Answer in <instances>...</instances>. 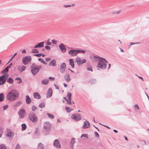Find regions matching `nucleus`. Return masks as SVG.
I'll use <instances>...</instances> for the list:
<instances>
[{"label":"nucleus","instance_id":"obj_1","mask_svg":"<svg viewBox=\"0 0 149 149\" xmlns=\"http://www.w3.org/2000/svg\"><path fill=\"white\" fill-rule=\"evenodd\" d=\"M19 93L17 90L13 89L10 91L7 94L6 98L8 101H13L18 98Z\"/></svg>","mask_w":149,"mask_h":149},{"label":"nucleus","instance_id":"obj_2","mask_svg":"<svg viewBox=\"0 0 149 149\" xmlns=\"http://www.w3.org/2000/svg\"><path fill=\"white\" fill-rule=\"evenodd\" d=\"M42 68L41 65H36L34 63H33L30 67L31 72L34 76L38 73Z\"/></svg>","mask_w":149,"mask_h":149},{"label":"nucleus","instance_id":"obj_3","mask_svg":"<svg viewBox=\"0 0 149 149\" xmlns=\"http://www.w3.org/2000/svg\"><path fill=\"white\" fill-rule=\"evenodd\" d=\"M107 63V61L105 59L103 58H101L97 63V67L101 68L102 69H105L106 68Z\"/></svg>","mask_w":149,"mask_h":149},{"label":"nucleus","instance_id":"obj_4","mask_svg":"<svg viewBox=\"0 0 149 149\" xmlns=\"http://www.w3.org/2000/svg\"><path fill=\"white\" fill-rule=\"evenodd\" d=\"M29 118L31 121L34 123L38 121V118L36 114L33 112L29 113Z\"/></svg>","mask_w":149,"mask_h":149},{"label":"nucleus","instance_id":"obj_5","mask_svg":"<svg viewBox=\"0 0 149 149\" xmlns=\"http://www.w3.org/2000/svg\"><path fill=\"white\" fill-rule=\"evenodd\" d=\"M31 58L30 56H26L23 58L22 61L24 65H26L31 61Z\"/></svg>","mask_w":149,"mask_h":149},{"label":"nucleus","instance_id":"obj_6","mask_svg":"<svg viewBox=\"0 0 149 149\" xmlns=\"http://www.w3.org/2000/svg\"><path fill=\"white\" fill-rule=\"evenodd\" d=\"M18 114L20 118H23L25 116L26 113L24 109L22 108L19 111Z\"/></svg>","mask_w":149,"mask_h":149},{"label":"nucleus","instance_id":"obj_7","mask_svg":"<svg viewBox=\"0 0 149 149\" xmlns=\"http://www.w3.org/2000/svg\"><path fill=\"white\" fill-rule=\"evenodd\" d=\"M86 60L85 59H83L81 60L80 58L79 57H77L76 59L75 62L77 63L78 65H82L83 64L86 62Z\"/></svg>","mask_w":149,"mask_h":149},{"label":"nucleus","instance_id":"obj_8","mask_svg":"<svg viewBox=\"0 0 149 149\" xmlns=\"http://www.w3.org/2000/svg\"><path fill=\"white\" fill-rule=\"evenodd\" d=\"M51 125L49 122H46L44 123L43 128L45 131H49L51 130Z\"/></svg>","mask_w":149,"mask_h":149},{"label":"nucleus","instance_id":"obj_9","mask_svg":"<svg viewBox=\"0 0 149 149\" xmlns=\"http://www.w3.org/2000/svg\"><path fill=\"white\" fill-rule=\"evenodd\" d=\"M71 118L72 119L77 121L81 119V116L77 114H75L72 115L71 116Z\"/></svg>","mask_w":149,"mask_h":149},{"label":"nucleus","instance_id":"obj_10","mask_svg":"<svg viewBox=\"0 0 149 149\" xmlns=\"http://www.w3.org/2000/svg\"><path fill=\"white\" fill-rule=\"evenodd\" d=\"M53 145L55 147L58 148H61V145L59 143V141L58 139H55L54 141Z\"/></svg>","mask_w":149,"mask_h":149},{"label":"nucleus","instance_id":"obj_11","mask_svg":"<svg viewBox=\"0 0 149 149\" xmlns=\"http://www.w3.org/2000/svg\"><path fill=\"white\" fill-rule=\"evenodd\" d=\"M77 54V50L75 49H71L68 52L69 54L72 56H76Z\"/></svg>","mask_w":149,"mask_h":149},{"label":"nucleus","instance_id":"obj_12","mask_svg":"<svg viewBox=\"0 0 149 149\" xmlns=\"http://www.w3.org/2000/svg\"><path fill=\"white\" fill-rule=\"evenodd\" d=\"M14 135V134L12 132V130L9 129H7L6 135L7 136L10 137V138L13 137Z\"/></svg>","mask_w":149,"mask_h":149},{"label":"nucleus","instance_id":"obj_13","mask_svg":"<svg viewBox=\"0 0 149 149\" xmlns=\"http://www.w3.org/2000/svg\"><path fill=\"white\" fill-rule=\"evenodd\" d=\"M26 67L24 65H19L17 68V70L20 72H22L26 69Z\"/></svg>","mask_w":149,"mask_h":149},{"label":"nucleus","instance_id":"obj_14","mask_svg":"<svg viewBox=\"0 0 149 149\" xmlns=\"http://www.w3.org/2000/svg\"><path fill=\"white\" fill-rule=\"evenodd\" d=\"M59 47L60 49L62 52L64 53L66 52V49L63 44L61 43L59 45Z\"/></svg>","mask_w":149,"mask_h":149},{"label":"nucleus","instance_id":"obj_15","mask_svg":"<svg viewBox=\"0 0 149 149\" xmlns=\"http://www.w3.org/2000/svg\"><path fill=\"white\" fill-rule=\"evenodd\" d=\"M91 59L93 61L96 62L99 61L100 59L102 58H99L98 56H91L90 57Z\"/></svg>","mask_w":149,"mask_h":149},{"label":"nucleus","instance_id":"obj_16","mask_svg":"<svg viewBox=\"0 0 149 149\" xmlns=\"http://www.w3.org/2000/svg\"><path fill=\"white\" fill-rule=\"evenodd\" d=\"M66 65L65 63H62L61 65L60 70L61 73H63L65 71Z\"/></svg>","mask_w":149,"mask_h":149},{"label":"nucleus","instance_id":"obj_17","mask_svg":"<svg viewBox=\"0 0 149 149\" xmlns=\"http://www.w3.org/2000/svg\"><path fill=\"white\" fill-rule=\"evenodd\" d=\"M44 42H39L36 45L34 46V48H40L42 47H43L44 46Z\"/></svg>","mask_w":149,"mask_h":149},{"label":"nucleus","instance_id":"obj_18","mask_svg":"<svg viewBox=\"0 0 149 149\" xmlns=\"http://www.w3.org/2000/svg\"><path fill=\"white\" fill-rule=\"evenodd\" d=\"M64 78L67 82H69L71 80V79L69 74H66L64 76Z\"/></svg>","mask_w":149,"mask_h":149},{"label":"nucleus","instance_id":"obj_19","mask_svg":"<svg viewBox=\"0 0 149 149\" xmlns=\"http://www.w3.org/2000/svg\"><path fill=\"white\" fill-rule=\"evenodd\" d=\"M52 95V91L51 88H49L47 92V98H49L51 97Z\"/></svg>","mask_w":149,"mask_h":149},{"label":"nucleus","instance_id":"obj_20","mask_svg":"<svg viewBox=\"0 0 149 149\" xmlns=\"http://www.w3.org/2000/svg\"><path fill=\"white\" fill-rule=\"evenodd\" d=\"M90 125V124L89 123L88 121H86L84 123V125L83 127V128L84 129L88 128Z\"/></svg>","mask_w":149,"mask_h":149},{"label":"nucleus","instance_id":"obj_21","mask_svg":"<svg viewBox=\"0 0 149 149\" xmlns=\"http://www.w3.org/2000/svg\"><path fill=\"white\" fill-rule=\"evenodd\" d=\"M49 82V80L46 79H43L41 80V83L43 85H47L48 84Z\"/></svg>","mask_w":149,"mask_h":149},{"label":"nucleus","instance_id":"obj_22","mask_svg":"<svg viewBox=\"0 0 149 149\" xmlns=\"http://www.w3.org/2000/svg\"><path fill=\"white\" fill-rule=\"evenodd\" d=\"M33 95L34 97L35 98L39 99L41 98V96L40 94L38 92L34 93Z\"/></svg>","mask_w":149,"mask_h":149},{"label":"nucleus","instance_id":"obj_23","mask_svg":"<svg viewBox=\"0 0 149 149\" xmlns=\"http://www.w3.org/2000/svg\"><path fill=\"white\" fill-rule=\"evenodd\" d=\"M26 97V102L27 104H29L31 102V100L28 95H27Z\"/></svg>","mask_w":149,"mask_h":149},{"label":"nucleus","instance_id":"obj_24","mask_svg":"<svg viewBox=\"0 0 149 149\" xmlns=\"http://www.w3.org/2000/svg\"><path fill=\"white\" fill-rule=\"evenodd\" d=\"M75 138H72L71 140L70 143V146L72 148H73V145L75 142Z\"/></svg>","mask_w":149,"mask_h":149},{"label":"nucleus","instance_id":"obj_25","mask_svg":"<svg viewBox=\"0 0 149 149\" xmlns=\"http://www.w3.org/2000/svg\"><path fill=\"white\" fill-rule=\"evenodd\" d=\"M56 61L54 60H53L51 61L49 63V65H52L54 66L56 65Z\"/></svg>","mask_w":149,"mask_h":149},{"label":"nucleus","instance_id":"obj_26","mask_svg":"<svg viewBox=\"0 0 149 149\" xmlns=\"http://www.w3.org/2000/svg\"><path fill=\"white\" fill-rule=\"evenodd\" d=\"M70 63V65L71 66L72 68H74V61H73V59H70L69 60Z\"/></svg>","mask_w":149,"mask_h":149},{"label":"nucleus","instance_id":"obj_27","mask_svg":"<svg viewBox=\"0 0 149 149\" xmlns=\"http://www.w3.org/2000/svg\"><path fill=\"white\" fill-rule=\"evenodd\" d=\"M37 149H45L43 144L41 143H39L38 145Z\"/></svg>","mask_w":149,"mask_h":149},{"label":"nucleus","instance_id":"obj_28","mask_svg":"<svg viewBox=\"0 0 149 149\" xmlns=\"http://www.w3.org/2000/svg\"><path fill=\"white\" fill-rule=\"evenodd\" d=\"M8 83L10 84H13V83L14 81L12 78L11 77H9L7 80Z\"/></svg>","mask_w":149,"mask_h":149},{"label":"nucleus","instance_id":"obj_29","mask_svg":"<svg viewBox=\"0 0 149 149\" xmlns=\"http://www.w3.org/2000/svg\"><path fill=\"white\" fill-rule=\"evenodd\" d=\"M8 76V75L7 74H4L3 75L0 77V79H6V81Z\"/></svg>","mask_w":149,"mask_h":149},{"label":"nucleus","instance_id":"obj_30","mask_svg":"<svg viewBox=\"0 0 149 149\" xmlns=\"http://www.w3.org/2000/svg\"><path fill=\"white\" fill-rule=\"evenodd\" d=\"M8 76V75L7 74H4L3 75L0 77V79H6V81Z\"/></svg>","mask_w":149,"mask_h":149},{"label":"nucleus","instance_id":"obj_31","mask_svg":"<svg viewBox=\"0 0 149 149\" xmlns=\"http://www.w3.org/2000/svg\"><path fill=\"white\" fill-rule=\"evenodd\" d=\"M8 76V75L7 74H4L3 75L0 77V79H6V81Z\"/></svg>","mask_w":149,"mask_h":149},{"label":"nucleus","instance_id":"obj_32","mask_svg":"<svg viewBox=\"0 0 149 149\" xmlns=\"http://www.w3.org/2000/svg\"><path fill=\"white\" fill-rule=\"evenodd\" d=\"M4 99V96L3 93H0V101H3Z\"/></svg>","mask_w":149,"mask_h":149},{"label":"nucleus","instance_id":"obj_33","mask_svg":"<svg viewBox=\"0 0 149 149\" xmlns=\"http://www.w3.org/2000/svg\"><path fill=\"white\" fill-rule=\"evenodd\" d=\"M46 115L49 118L51 119H53L54 118V116L52 114L49 113H46Z\"/></svg>","mask_w":149,"mask_h":149},{"label":"nucleus","instance_id":"obj_34","mask_svg":"<svg viewBox=\"0 0 149 149\" xmlns=\"http://www.w3.org/2000/svg\"><path fill=\"white\" fill-rule=\"evenodd\" d=\"M65 109L68 113H70L72 110V109L68 107H65Z\"/></svg>","mask_w":149,"mask_h":149},{"label":"nucleus","instance_id":"obj_35","mask_svg":"<svg viewBox=\"0 0 149 149\" xmlns=\"http://www.w3.org/2000/svg\"><path fill=\"white\" fill-rule=\"evenodd\" d=\"M22 130L24 131L26 130V126L25 123H23L22 124Z\"/></svg>","mask_w":149,"mask_h":149},{"label":"nucleus","instance_id":"obj_36","mask_svg":"<svg viewBox=\"0 0 149 149\" xmlns=\"http://www.w3.org/2000/svg\"><path fill=\"white\" fill-rule=\"evenodd\" d=\"M39 52L38 50L36 49V48L32 49L31 52V53H38Z\"/></svg>","mask_w":149,"mask_h":149},{"label":"nucleus","instance_id":"obj_37","mask_svg":"<svg viewBox=\"0 0 149 149\" xmlns=\"http://www.w3.org/2000/svg\"><path fill=\"white\" fill-rule=\"evenodd\" d=\"M38 60L40 61V62L42 63H43L44 65H46L47 64V63L43 59L41 58H39L38 59Z\"/></svg>","mask_w":149,"mask_h":149},{"label":"nucleus","instance_id":"obj_38","mask_svg":"<svg viewBox=\"0 0 149 149\" xmlns=\"http://www.w3.org/2000/svg\"><path fill=\"white\" fill-rule=\"evenodd\" d=\"M71 99H65V100L67 101L66 104H67L70 105L71 104Z\"/></svg>","mask_w":149,"mask_h":149},{"label":"nucleus","instance_id":"obj_39","mask_svg":"<svg viewBox=\"0 0 149 149\" xmlns=\"http://www.w3.org/2000/svg\"><path fill=\"white\" fill-rule=\"evenodd\" d=\"M8 71V69L6 67V68L4 69L3 71L1 72V73L3 74L5 73H6Z\"/></svg>","mask_w":149,"mask_h":149},{"label":"nucleus","instance_id":"obj_40","mask_svg":"<svg viewBox=\"0 0 149 149\" xmlns=\"http://www.w3.org/2000/svg\"><path fill=\"white\" fill-rule=\"evenodd\" d=\"M22 102L20 101L18 102L15 104L14 106L15 107H17L20 105L21 104Z\"/></svg>","mask_w":149,"mask_h":149},{"label":"nucleus","instance_id":"obj_41","mask_svg":"<svg viewBox=\"0 0 149 149\" xmlns=\"http://www.w3.org/2000/svg\"><path fill=\"white\" fill-rule=\"evenodd\" d=\"M6 79H0V85H2L4 84L6 82Z\"/></svg>","mask_w":149,"mask_h":149},{"label":"nucleus","instance_id":"obj_42","mask_svg":"<svg viewBox=\"0 0 149 149\" xmlns=\"http://www.w3.org/2000/svg\"><path fill=\"white\" fill-rule=\"evenodd\" d=\"M121 11V10H120L119 11H115V12H113L111 13L113 15H115V14H119L120 13Z\"/></svg>","mask_w":149,"mask_h":149},{"label":"nucleus","instance_id":"obj_43","mask_svg":"<svg viewBox=\"0 0 149 149\" xmlns=\"http://www.w3.org/2000/svg\"><path fill=\"white\" fill-rule=\"evenodd\" d=\"M0 149H7V148L5 145L2 144L0 146Z\"/></svg>","mask_w":149,"mask_h":149},{"label":"nucleus","instance_id":"obj_44","mask_svg":"<svg viewBox=\"0 0 149 149\" xmlns=\"http://www.w3.org/2000/svg\"><path fill=\"white\" fill-rule=\"evenodd\" d=\"M77 53H83V54H84L86 52L85 51L83 50H81V49L77 50Z\"/></svg>","mask_w":149,"mask_h":149},{"label":"nucleus","instance_id":"obj_45","mask_svg":"<svg viewBox=\"0 0 149 149\" xmlns=\"http://www.w3.org/2000/svg\"><path fill=\"white\" fill-rule=\"evenodd\" d=\"M45 106V104L44 103H42L40 104L39 105V107L42 108Z\"/></svg>","mask_w":149,"mask_h":149},{"label":"nucleus","instance_id":"obj_46","mask_svg":"<svg viewBox=\"0 0 149 149\" xmlns=\"http://www.w3.org/2000/svg\"><path fill=\"white\" fill-rule=\"evenodd\" d=\"M71 93L70 92H68L67 93V96L68 97V99H71Z\"/></svg>","mask_w":149,"mask_h":149},{"label":"nucleus","instance_id":"obj_47","mask_svg":"<svg viewBox=\"0 0 149 149\" xmlns=\"http://www.w3.org/2000/svg\"><path fill=\"white\" fill-rule=\"evenodd\" d=\"M36 108L34 105L31 108L32 110L33 111H35L36 110Z\"/></svg>","mask_w":149,"mask_h":149},{"label":"nucleus","instance_id":"obj_48","mask_svg":"<svg viewBox=\"0 0 149 149\" xmlns=\"http://www.w3.org/2000/svg\"><path fill=\"white\" fill-rule=\"evenodd\" d=\"M84 137L88 138V137L87 134H83L81 135V137Z\"/></svg>","mask_w":149,"mask_h":149},{"label":"nucleus","instance_id":"obj_49","mask_svg":"<svg viewBox=\"0 0 149 149\" xmlns=\"http://www.w3.org/2000/svg\"><path fill=\"white\" fill-rule=\"evenodd\" d=\"M8 105H4L3 106V110H6V109H7L8 108Z\"/></svg>","mask_w":149,"mask_h":149},{"label":"nucleus","instance_id":"obj_50","mask_svg":"<svg viewBox=\"0 0 149 149\" xmlns=\"http://www.w3.org/2000/svg\"><path fill=\"white\" fill-rule=\"evenodd\" d=\"M141 144L143 145H145L146 144V142L145 141L142 140L141 141Z\"/></svg>","mask_w":149,"mask_h":149},{"label":"nucleus","instance_id":"obj_51","mask_svg":"<svg viewBox=\"0 0 149 149\" xmlns=\"http://www.w3.org/2000/svg\"><path fill=\"white\" fill-rule=\"evenodd\" d=\"M33 55L36 56L38 57H40L42 55V54H33Z\"/></svg>","mask_w":149,"mask_h":149},{"label":"nucleus","instance_id":"obj_52","mask_svg":"<svg viewBox=\"0 0 149 149\" xmlns=\"http://www.w3.org/2000/svg\"><path fill=\"white\" fill-rule=\"evenodd\" d=\"M45 48L47 49V50H49L50 49H51V47L50 46H45Z\"/></svg>","mask_w":149,"mask_h":149},{"label":"nucleus","instance_id":"obj_53","mask_svg":"<svg viewBox=\"0 0 149 149\" xmlns=\"http://www.w3.org/2000/svg\"><path fill=\"white\" fill-rule=\"evenodd\" d=\"M94 134H95V136L96 137H99V134H98L97 132H94Z\"/></svg>","mask_w":149,"mask_h":149},{"label":"nucleus","instance_id":"obj_54","mask_svg":"<svg viewBox=\"0 0 149 149\" xmlns=\"http://www.w3.org/2000/svg\"><path fill=\"white\" fill-rule=\"evenodd\" d=\"M87 70L88 71H91V72H93V69L92 67L87 68Z\"/></svg>","mask_w":149,"mask_h":149},{"label":"nucleus","instance_id":"obj_55","mask_svg":"<svg viewBox=\"0 0 149 149\" xmlns=\"http://www.w3.org/2000/svg\"><path fill=\"white\" fill-rule=\"evenodd\" d=\"M20 148V146L19 144H17L15 149H19Z\"/></svg>","mask_w":149,"mask_h":149},{"label":"nucleus","instance_id":"obj_56","mask_svg":"<svg viewBox=\"0 0 149 149\" xmlns=\"http://www.w3.org/2000/svg\"><path fill=\"white\" fill-rule=\"evenodd\" d=\"M49 79L50 80L53 81L54 79L55 78L52 77H49Z\"/></svg>","mask_w":149,"mask_h":149},{"label":"nucleus","instance_id":"obj_57","mask_svg":"<svg viewBox=\"0 0 149 149\" xmlns=\"http://www.w3.org/2000/svg\"><path fill=\"white\" fill-rule=\"evenodd\" d=\"M3 134V131L1 129H0V138L1 137Z\"/></svg>","mask_w":149,"mask_h":149},{"label":"nucleus","instance_id":"obj_58","mask_svg":"<svg viewBox=\"0 0 149 149\" xmlns=\"http://www.w3.org/2000/svg\"><path fill=\"white\" fill-rule=\"evenodd\" d=\"M139 43H140L139 42L133 43V42H131L130 43V45H135V44H139Z\"/></svg>","mask_w":149,"mask_h":149},{"label":"nucleus","instance_id":"obj_59","mask_svg":"<svg viewBox=\"0 0 149 149\" xmlns=\"http://www.w3.org/2000/svg\"><path fill=\"white\" fill-rule=\"evenodd\" d=\"M51 59L50 58H46V59H45V61L47 62H49V61H50V60H51Z\"/></svg>","mask_w":149,"mask_h":149},{"label":"nucleus","instance_id":"obj_60","mask_svg":"<svg viewBox=\"0 0 149 149\" xmlns=\"http://www.w3.org/2000/svg\"><path fill=\"white\" fill-rule=\"evenodd\" d=\"M71 6L70 5H64L63 7L65 8H67L68 7H70Z\"/></svg>","mask_w":149,"mask_h":149},{"label":"nucleus","instance_id":"obj_61","mask_svg":"<svg viewBox=\"0 0 149 149\" xmlns=\"http://www.w3.org/2000/svg\"><path fill=\"white\" fill-rule=\"evenodd\" d=\"M52 42L53 43H54L55 44H56L57 42V41L55 40H52Z\"/></svg>","mask_w":149,"mask_h":149},{"label":"nucleus","instance_id":"obj_62","mask_svg":"<svg viewBox=\"0 0 149 149\" xmlns=\"http://www.w3.org/2000/svg\"><path fill=\"white\" fill-rule=\"evenodd\" d=\"M100 124V125H103V126H104V127H105L108 128L109 129H110V127H108V126H106V125H103V124Z\"/></svg>","mask_w":149,"mask_h":149},{"label":"nucleus","instance_id":"obj_63","mask_svg":"<svg viewBox=\"0 0 149 149\" xmlns=\"http://www.w3.org/2000/svg\"><path fill=\"white\" fill-rule=\"evenodd\" d=\"M54 86H55L56 89H59L57 85H56L55 84H54Z\"/></svg>","mask_w":149,"mask_h":149},{"label":"nucleus","instance_id":"obj_64","mask_svg":"<svg viewBox=\"0 0 149 149\" xmlns=\"http://www.w3.org/2000/svg\"><path fill=\"white\" fill-rule=\"evenodd\" d=\"M47 45H51V43L50 42H47Z\"/></svg>","mask_w":149,"mask_h":149}]
</instances>
